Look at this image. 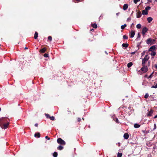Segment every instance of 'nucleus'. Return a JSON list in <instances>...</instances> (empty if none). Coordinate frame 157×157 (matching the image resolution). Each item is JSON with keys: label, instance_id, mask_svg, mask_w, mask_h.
Instances as JSON below:
<instances>
[{"label": "nucleus", "instance_id": "obj_1", "mask_svg": "<svg viewBox=\"0 0 157 157\" xmlns=\"http://www.w3.org/2000/svg\"><path fill=\"white\" fill-rule=\"evenodd\" d=\"M4 118H2V119H0V126H1L2 128L6 129L7 128L8 125L9 124V123L8 122L7 123L3 124L2 125V123L1 122V121H2V122L4 121H5L4 120ZM3 123V122H2Z\"/></svg>", "mask_w": 157, "mask_h": 157}, {"label": "nucleus", "instance_id": "obj_2", "mask_svg": "<svg viewBox=\"0 0 157 157\" xmlns=\"http://www.w3.org/2000/svg\"><path fill=\"white\" fill-rule=\"evenodd\" d=\"M155 40L151 38L148 39L146 40V43L148 44L152 45L155 44Z\"/></svg>", "mask_w": 157, "mask_h": 157}, {"label": "nucleus", "instance_id": "obj_3", "mask_svg": "<svg viewBox=\"0 0 157 157\" xmlns=\"http://www.w3.org/2000/svg\"><path fill=\"white\" fill-rule=\"evenodd\" d=\"M57 142L58 143L62 145H65V142L61 138H58L57 140Z\"/></svg>", "mask_w": 157, "mask_h": 157}, {"label": "nucleus", "instance_id": "obj_4", "mask_svg": "<svg viewBox=\"0 0 157 157\" xmlns=\"http://www.w3.org/2000/svg\"><path fill=\"white\" fill-rule=\"evenodd\" d=\"M141 70L144 73H146L148 71V68L147 66L145 65L143 66V67L141 68Z\"/></svg>", "mask_w": 157, "mask_h": 157}, {"label": "nucleus", "instance_id": "obj_5", "mask_svg": "<svg viewBox=\"0 0 157 157\" xmlns=\"http://www.w3.org/2000/svg\"><path fill=\"white\" fill-rule=\"evenodd\" d=\"M148 30V29L146 27H144L142 31V33L143 35H144L146 33V32Z\"/></svg>", "mask_w": 157, "mask_h": 157}, {"label": "nucleus", "instance_id": "obj_6", "mask_svg": "<svg viewBox=\"0 0 157 157\" xmlns=\"http://www.w3.org/2000/svg\"><path fill=\"white\" fill-rule=\"evenodd\" d=\"M142 16V13L140 11L138 10L136 13V17L137 18H140Z\"/></svg>", "mask_w": 157, "mask_h": 157}, {"label": "nucleus", "instance_id": "obj_7", "mask_svg": "<svg viewBox=\"0 0 157 157\" xmlns=\"http://www.w3.org/2000/svg\"><path fill=\"white\" fill-rule=\"evenodd\" d=\"M156 47L155 45H153L151 46L149 49V51H150L152 52L153 50H155V49Z\"/></svg>", "mask_w": 157, "mask_h": 157}, {"label": "nucleus", "instance_id": "obj_8", "mask_svg": "<svg viewBox=\"0 0 157 157\" xmlns=\"http://www.w3.org/2000/svg\"><path fill=\"white\" fill-rule=\"evenodd\" d=\"M135 35V33L134 31H132V32H131L130 33V38H132Z\"/></svg>", "mask_w": 157, "mask_h": 157}, {"label": "nucleus", "instance_id": "obj_9", "mask_svg": "<svg viewBox=\"0 0 157 157\" xmlns=\"http://www.w3.org/2000/svg\"><path fill=\"white\" fill-rule=\"evenodd\" d=\"M124 137L125 139H127L129 137V135L127 133H125L124 134Z\"/></svg>", "mask_w": 157, "mask_h": 157}, {"label": "nucleus", "instance_id": "obj_10", "mask_svg": "<svg viewBox=\"0 0 157 157\" xmlns=\"http://www.w3.org/2000/svg\"><path fill=\"white\" fill-rule=\"evenodd\" d=\"M153 112V111L152 109H150V111L147 113V116H151L152 115Z\"/></svg>", "mask_w": 157, "mask_h": 157}, {"label": "nucleus", "instance_id": "obj_11", "mask_svg": "<svg viewBox=\"0 0 157 157\" xmlns=\"http://www.w3.org/2000/svg\"><path fill=\"white\" fill-rule=\"evenodd\" d=\"M147 61L146 60L142 59V66H144L145 65Z\"/></svg>", "mask_w": 157, "mask_h": 157}, {"label": "nucleus", "instance_id": "obj_12", "mask_svg": "<svg viewBox=\"0 0 157 157\" xmlns=\"http://www.w3.org/2000/svg\"><path fill=\"white\" fill-rule=\"evenodd\" d=\"M149 56L148 55H146L144 57L143 59H144L148 61L149 58Z\"/></svg>", "mask_w": 157, "mask_h": 157}, {"label": "nucleus", "instance_id": "obj_13", "mask_svg": "<svg viewBox=\"0 0 157 157\" xmlns=\"http://www.w3.org/2000/svg\"><path fill=\"white\" fill-rule=\"evenodd\" d=\"M34 136L36 137H37L38 138H39L40 137V133L39 132H37L35 134Z\"/></svg>", "mask_w": 157, "mask_h": 157}, {"label": "nucleus", "instance_id": "obj_14", "mask_svg": "<svg viewBox=\"0 0 157 157\" xmlns=\"http://www.w3.org/2000/svg\"><path fill=\"white\" fill-rule=\"evenodd\" d=\"M128 8V5L127 4H124L123 6V9L124 10H125Z\"/></svg>", "mask_w": 157, "mask_h": 157}, {"label": "nucleus", "instance_id": "obj_15", "mask_svg": "<svg viewBox=\"0 0 157 157\" xmlns=\"http://www.w3.org/2000/svg\"><path fill=\"white\" fill-rule=\"evenodd\" d=\"M142 14L143 15H147L148 14V12L145 10H144L142 11Z\"/></svg>", "mask_w": 157, "mask_h": 157}, {"label": "nucleus", "instance_id": "obj_16", "mask_svg": "<svg viewBox=\"0 0 157 157\" xmlns=\"http://www.w3.org/2000/svg\"><path fill=\"white\" fill-rule=\"evenodd\" d=\"M152 18L151 17H149L147 18V20L149 23H150L152 20Z\"/></svg>", "mask_w": 157, "mask_h": 157}, {"label": "nucleus", "instance_id": "obj_17", "mask_svg": "<svg viewBox=\"0 0 157 157\" xmlns=\"http://www.w3.org/2000/svg\"><path fill=\"white\" fill-rule=\"evenodd\" d=\"M134 127L136 128H137L140 127V125L136 123L134 124Z\"/></svg>", "mask_w": 157, "mask_h": 157}, {"label": "nucleus", "instance_id": "obj_18", "mask_svg": "<svg viewBox=\"0 0 157 157\" xmlns=\"http://www.w3.org/2000/svg\"><path fill=\"white\" fill-rule=\"evenodd\" d=\"M128 44L127 43H123L122 44V46L123 47L127 48L128 47Z\"/></svg>", "mask_w": 157, "mask_h": 157}, {"label": "nucleus", "instance_id": "obj_19", "mask_svg": "<svg viewBox=\"0 0 157 157\" xmlns=\"http://www.w3.org/2000/svg\"><path fill=\"white\" fill-rule=\"evenodd\" d=\"M38 33L37 32H36L35 33L34 36V38L35 39H36L38 37Z\"/></svg>", "mask_w": 157, "mask_h": 157}, {"label": "nucleus", "instance_id": "obj_20", "mask_svg": "<svg viewBox=\"0 0 157 157\" xmlns=\"http://www.w3.org/2000/svg\"><path fill=\"white\" fill-rule=\"evenodd\" d=\"M132 63L130 62L127 64V67L128 68H129L132 66Z\"/></svg>", "mask_w": 157, "mask_h": 157}, {"label": "nucleus", "instance_id": "obj_21", "mask_svg": "<svg viewBox=\"0 0 157 157\" xmlns=\"http://www.w3.org/2000/svg\"><path fill=\"white\" fill-rule=\"evenodd\" d=\"M46 50V48H44L42 49H41L40 51L42 53H44L45 52V51Z\"/></svg>", "mask_w": 157, "mask_h": 157}, {"label": "nucleus", "instance_id": "obj_22", "mask_svg": "<svg viewBox=\"0 0 157 157\" xmlns=\"http://www.w3.org/2000/svg\"><path fill=\"white\" fill-rule=\"evenodd\" d=\"M92 26L94 28L96 29L97 27V24L95 23H94L92 25Z\"/></svg>", "mask_w": 157, "mask_h": 157}, {"label": "nucleus", "instance_id": "obj_23", "mask_svg": "<svg viewBox=\"0 0 157 157\" xmlns=\"http://www.w3.org/2000/svg\"><path fill=\"white\" fill-rule=\"evenodd\" d=\"M150 55L151 56H154L156 55V52H155L152 51L150 54Z\"/></svg>", "mask_w": 157, "mask_h": 157}, {"label": "nucleus", "instance_id": "obj_24", "mask_svg": "<svg viewBox=\"0 0 157 157\" xmlns=\"http://www.w3.org/2000/svg\"><path fill=\"white\" fill-rule=\"evenodd\" d=\"M57 153L56 152H54L53 154V155L54 157H57Z\"/></svg>", "mask_w": 157, "mask_h": 157}, {"label": "nucleus", "instance_id": "obj_25", "mask_svg": "<svg viewBox=\"0 0 157 157\" xmlns=\"http://www.w3.org/2000/svg\"><path fill=\"white\" fill-rule=\"evenodd\" d=\"M126 26V24H124V25H122L121 26V28L122 29H123Z\"/></svg>", "mask_w": 157, "mask_h": 157}, {"label": "nucleus", "instance_id": "obj_26", "mask_svg": "<svg viewBox=\"0 0 157 157\" xmlns=\"http://www.w3.org/2000/svg\"><path fill=\"white\" fill-rule=\"evenodd\" d=\"M63 147L61 145L59 146L57 148L59 150H61L63 149Z\"/></svg>", "mask_w": 157, "mask_h": 157}, {"label": "nucleus", "instance_id": "obj_27", "mask_svg": "<svg viewBox=\"0 0 157 157\" xmlns=\"http://www.w3.org/2000/svg\"><path fill=\"white\" fill-rule=\"evenodd\" d=\"M141 25L140 24H138L136 25V27L137 29H140L141 28Z\"/></svg>", "mask_w": 157, "mask_h": 157}, {"label": "nucleus", "instance_id": "obj_28", "mask_svg": "<svg viewBox=\"0 0 157 157\" xmlns=\"http://www.w3.org/2000/svg\"><path fill=\"white\" fill-rule=\"evenodd\" d=\"M150 9L151 7L149 6H147L145 7V10L147 11L148 10H149Z\"/></svg>", "mask_w": 157, "mask_h": 157}, {"label": "nucleus", "instance_id": "obj_29", "mask_svg": "<svg viewBox=\"0 0 157 157\" xmlns=\"http://www.w3.org/2000/svg\"><path fill=\"white\" fill-rule=\"evenodd\" d=\"M117 156V157H121L122 156V154L121 153L118 152Z\"/></svg>", "mask_w": 157, "mask_h": 157}, {"label": "nucleus", "instance_id": "obj_30", "mask_svg": "<svg viewBox=\"0 0 157 157\" xmlns=\"http://www.w3.org/2000/svg\"><path fill=\"white\" fill-rule=\"evenodd\" d=\"M154 128L152 130V131L155 130L156 128V124H154Z\"/></svg>", "mask_w": 157, "mask_h": 157}, {"label": "nucleus", "instance_id": "obj_31", "mask_svg": "<svg viewBox=\"0 0 157 157\" xmlns=\"http://www.w3.org/2000/svg\"><path fill=\"white\" fill-rule=\"evenodd\" d=\"M149 96L148 94L146 93L144 95V98H147Z\"/></svg>", "mask_w": 157, "mask_h": 157}, {"label": "nucleus", "instance_id": "obj_32", "mask_svg": "<svg viewBox=\"0 0 157 157\" xmlns=\"http://www.w3.org/2000/svg\"><path fill=\"white\" fill-rule=\"evenodd\" d=\"M140 33H138V35H137V38H136V40H138V39L139 38H140Z\"/></svg>", "mask_w": 157, "mask_h": 157}, {"label": "nucleus", "instance_id": "obj_33", "mask_svg": "<svg viewBox=\"0 0 157 157\" xmlns=\"http://www.w3.org/2000/svg\"><path fill=\"white\" fill-rule=\"evenodd\" d=\"M123 38L124 39H127L128 38V37L126 35H124L123 36Z\"/></svg>", "mask_w": 157, "mask_h": 157}, {"label": "nucleus", "instance_id": "obj_34", "mask_svg": "<svg viewBox=\"0 0 157 157\" xmlns=\"http://www.w3.org/2000/svg\"><path fill=\"white\" fill-rule=\"evenodd\" d=\"M44 56L45 57H48L49 56V55L48 54L45 53L44 55Z\"/></svg>", "mask_w": 157, "mask_h": 157}, {"label": "nucleus", "instance_id": "obj_35", "mask_svg": "<svg viewBox=\"0 0 157 157\" xmlns=\"http://www.w3.org/2000/svg\"><path fill=\"white\" fill-rule=\"evenodd\" d=\"M51 120L54 121L55 120V117L53 116L50 117L49 118Z\"/></svg>", "mask_w": 157, "mask_h": 157}, {"label": "nucleus", "instance_id": "obj_36", "mask_svg": "<svg viewBox=\"0 0 157 157\" xmlns=\"http://www.w3.org/2000/svg\"><path fill=\"white\" fill-rule=\"evenodd\" d=\"M153 72L152 73L151 75H150L148 77V78H152L153 77Z\"/></svg>", "mask_w": 157, "mask_h": 157}, {"label": "nucleus", "instance_id": "obj_37", "mask_svg": "<svg viewBox=\"0 0 157 157\" xmlns=\"http://www.w3.org/2000/svg\"><path fill=\"white\" fill-rule=\"evenodd\" d=\"M152 88H157V83L155 86H153L151 87Z\"/></svg>", "mask_w": 157, "mask_h": 157}, {"label": "nucleus", "instance_id": "obj_38", "mask_svg": "<svg viewBox=\"0 0 157 157\" xmlns=\"http://www.w3.org/2000/svg\"><path fill=\"white\" fill-rule=\"evenodd\" d=\"M48 40H50V41H51L52 40V36H49L48 37Z\"/></svg>", "mask_w": 157, "mask_h": 157}, {"label": "nucleus", "instance_id": "obj_39", "mask_svg": "<svg viewBox=\"0 0 157 157\" xmlns=\"http://www.w3.org/2000/svg\"><path fill=\"white\" fill-rule=\"evenodd\" d=\"M45 115L46 117L48 118H50V115L49 114H45Z\"/></svg>", "mask_w": 157, "mask_h": 157}, {"label": "nucleus", "instance_id": "obj_40", "mask_svg": "<svg viewBox=\"0 0 157 157\" xmlns=\"http://www.w3.org/2000/svg\"><path fill=\"white\" fill-rule=\"evenodd\" d=\"M140 0H134V3L136 4L138 2L140 1Z\"/></svg>", "mask_w": 157, "mask_h": 157}, {"label": "nucleus", "instance_id": "obj_41", "mask_svg": "<svg viewBox=\"0 0 157 157\" xmlns=\"http://www.w3.org/2000/svg\"><path fill=\"white\" fill-rule=\"evenodd\" d=\"M131 20V17H128L127 19V21H129Z\"/></svg>", "mask_w": 157, "mask_h": 157}, {"label": "nucleus", "instance_id": "obj_42", "mask_svg": "<svg viewBox=\"0 0 157 157\" xmlns=\"http://www.w3.org/2000/svg\"><path fill=\"white\" fill-rule=\"evenodd\" d=\"M115 121L117 122V123H118L119 122V121H118V119L117 118H116V120H115Z\"/></svg>", "mask_w": 157, "mask_h": 157}, {"label": "nucleus", "instance_id": "obj_43", "mask_svg": "<svg viewBox=\"0 0 157 157\" xmlns=\"http://www.w3.org/2000/svg\"><path fill=\"white\" fill-rule=\"evenodd\" d=\"M45 138L47 139L48 140H49L50 139V138L48 137V136H45Z\"/></svg>", "mask_w": 157, "mask_h": 157}, {"label": "nucleus", "instance_id": "obj_44", "mask_svg": "<svg viewBox=\"0 0 157 157\" xmlns=\"http://www.w3.org/2000/svg\"><path fill=\"white\" fill-rule=\"evenodd\" d=\"M81 121V119L80 118H78V122H80V121Z\"/></svg>", "mask_w": 157, "mask_h": 157}, {"label": "nucleus", "instance_id": "obj_45", "mask_svg": "<svg viewBox=\"0 0 157 157\" xmlns=\"http://www.w3.org/2000/svg\"><path fill=\"white\" fill-rule=\"evenodd\" d=\"M135 52H133L131 53V54L132 55H134L135 54Z\"/></svg>", "mask_w": 157, "mask_h": 157}, {"label": "nucleus", "instance_id": "obj_46", "mask_svg": "<svg viewBox=\"0 0 157 157\" xmlns=\"http://www.w3.org/2000/svg\"><path fill=\"white\" fill-rule=\"evenodd\" d=\"M38 126V124L37 123H36L35 124V126L36 127H37Z\"/></svg>", "mask_w": 157, "mask_h": 157}, {"label": "nucleus", "instance_id": "obj_47", "mask_svg": "<svg viewBox=\"0 0 157 157\" xmlns=\"http://www.w3.org/2000/svg\"><path fill=\"white\" fill-rule=\"evenodd\" d=\"M150 61H149L148 62V66H149L150 65Z\"/></svg>", "mask_w": 157, "mask_h": 157}, {"label": "nucleus", "instance_id": "obj_48", "mask_svg": "<svg viewBox=\"0 0 157 157\" xmlns=\"http://www.w3.org/2000/svg\"><path fill=\"white\" fill-rule=\"evenodd\" d=\"M155 67L156 68H157V64H155Z\"/></svg>", "mask_w": 157, "mask_h": 157}, {"label": "nucleus", "instance_id": "obj_49", "mask_svg": "<svg viewBox=\"0 0 157 157\" xmlns=\"http://www.w3.org/2000/svg\"><path fill=\"white\" fill-rule=\"evenodd\" d=\"M157 118V115H155V116L154 117V118Z\"/></svg>", "mask_w": 157, "mask_h": 157}, {"label": "nucleus", "instance_id": "obj_50", "mask_svg": "<svg viewBox=\"0 0 157 157\" xmlns=\"http://www.w3.org/2000/svg\"><path fill=\"white\" fill-rule=\"evenodd\" d=\"M120 13H116V15L117 16H118L119 14Z\"/></svg>", "mask_w": 157, "mask_h": 157}, {"label": "nucleus", "instance_id": "obj_51", "mask_svg": "<svg viewBox=\"0 0 157 157\" xmlns=\"http://www.w3.org/2000/svg\"><path fill=\"white\" fill-rule=\"evenodd\" d=\"M149 2H151L152 1V0H148Z\"/></svg>", "mask_w": 157, "mask_h": 157}, {"label": "nucleus", "instance_id": "obj_52", "mask_svg": "<svg viewBox=\"0 0 157 157\" xmlns=\"http://www.w3.org/2000/svg\"><path fill=\"white\" fill-rule=\"evenodd\" d=\"M105 53L106 54H108V53L107 52H106V51H105Z\"/></svg>", "mask_w": 157, "mask_h": 157}, {"label": "nucleus", "instance_id": "obj_53", "mask_svg": "<svg viewBox=\"0 0 157 157\" xmlns=\"http://www.w3.org/2000/svg\"><path fill=\"white\" fill-rule=\"evenodd\" d=\"M133 11L132 12V13H131V15H132V14H133Z\"/></svg>", "mask_w": 157, "mask_h": 157}, {"label": "nucleus", "instance_id": "obj_54", "mask_svg": "<svg viewBox=\"0 0 157 157\" xmlns=\"http://www.w3.org/2000/svg\"><path fill=\"white\" fill-rule=\"evenodd\" d=\"M25 49H28V48H27V47H25Z\"/></svg>", "mask_w": 157, "mask_h": 157}, {"label": "nucleus", "instance_id": "obj_55", "mask_svg": "<svg viewBox=\"0 0 157 157\" xmlns=\"http://www.w3.org/2000/svg\"><path fill=\"white\" fill-rule=\"evenodd\" d=\"M140 44H138L137 45V46L138 47V46H139Z\"/></svg>", "mask_w": 157, "mask_h": 157}, {"label": "nucleus", "instance_id": "obj_56", "mask_svg": "<svg viewBox=\"0 0 157 157\" xmlns=\"http://www.w3.org/2000/svg\"><path fill=\"white\" fill-rule=\"evenodd\" d=\"M147 75H146L145 76V77H147Z\"/></svg>", "mask_w": 157, "mask_h": 157}, {"label": "nucleus", "instance_id": "obj_57", "mask_svg": "<svg viewBox=\"0 0 157 157\" xmlns=\"http://www.w3.org/2000/svg\"><path fill=\"white\" fill-rule=\"evenodd\" d=\"M78 2H79L80 0H76Z\"/></svg>", "mask_w": 157, "mask_h": 157}, {"label": "nucleus", "instance_id": "obj_58", "mask_svg": "<svg viewBox=\"0 0 157 157\" xmlns=\"http://www.w3.org/2000/svg\"><path fill=\"white\" fill-rule=\"evenodd\" d=\"M133 24V23H132V25H131V26H132V25Z\"/></svg>", "mask_w": 157, "mask_h": 157}, {"label": "nucleus", "instance_id": "obj_59", "mask_svg": "<svg viewBox=\"0 0 157 157\" xmlns=\"http://www.w3.org/2000/svg\"><path fill=\"white\" fill-rule=\"evenodd\" d=\"M1 108L0 107V111H1Z\"/></svg>", "mask_w": 157, "mask_h": 157}, {"label": "nucleus", "instance_id": "obj_60", "mask_svg": "<svg viewBox=\"0 0 157 157\" xmlns=\"http://www.w3.org/2000/svg\"><path fill=\"white\" fill-rule=\"evenodd\" d=\"M119 146H120V144H118Z\"/></svg>", "mask_w": 157, "mask_h": 157}, {"label": "nucleus", "instance_id": "obj_61", "mask_svg": "<svg viewBox=\"0 0 157 157\" xmlns=\"http://www.w3.org/2000/svg\"><path fill=\"white\" fill-rule=\"evenodd\" d=\"M119 146H120V144H118Z\"/></svg>", "mask_w": 157, "mask_h": 157}, {"label": "nucleus", "instance_id": "obj_62", "mask_svg": "<svg viewBox=\"0 0 157 157\" xmlns=\"http://www.w3.org/2000/svg\"><path fill=\"white\" fill-rule=\"evenodd\" d=\"M94 30V29H92L91 30Z\"/></svg>", "mask_w": 157, "mask_h": 157}, {"label": "nucleus", "instance_id": "obj_63", "mask_svg": "<svg viewBox=\"0 0 157 157\" xmlns=\"http://www.w3.org/2000/svg\"><path fill=\"white\" fill-rule=\"evenodd\" d=\"M82 119H83V120H84V119L83 118H82Z\"/></svg>", "mask_w": 157, "mask_h": 157}]
</instances>
